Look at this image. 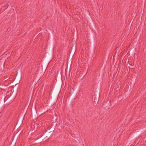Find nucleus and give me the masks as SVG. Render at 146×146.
<instances>
[{"label": "nucleus", "instance_id": "5", "mask_svg": "<svg viewBox=\"0 0 146 146\" xmlns=\"http://www.w3.org/2000/svg\"><path fill=\"white\" fill-rule=\"evenodd\" d=\"M76 50V48L75 46H72L70 50V54H71V56L72 57L74 55Z\"/></svg>", "mask_w": 146, "mask_h": 146}, {"label": "nucleus", "instance_id": "4", "mask_svg": "<svg viewBox=\"0 0 146 146\" xmlns=\"http://www.w3.org/2000/svg\"><path fill=\"white\" fill-rule=\"evenodd\" d=\"M17 94V91L16 89L12 90L10 95H8L11 98L14 100Z\"/></svg>", "mask_w": 146, "mask_h": 146}, {"label": "nucleus", "instance_id": "7", "mask_svg": "<svg viewBox=\"0 0 146 146\" xmlns=\"http://www.w3.org/2000/svg\"><path fill=\"white\" fill-rule=\"evenodd\" d=\"M46 137H44V136L43 137H42V136H40V138H38L36 139V143H39V142H41V141L42 140L43 141L44 140L46 141L44 139H45Z\"/></svg>", "mask_w": 146, "mask_h": 146}, {"label": "nucleus", "instance_id": "2", "mask_svg": "<svg viewBox=\"0 0 146 146\" xmlns=\"http://www.w3.org/2000/svg\"><path fill=\"white\" fill-rule=\"evenodd\" d=\"M100 96V94L98 91L97 94H95L94 96L93 97V100H94V103L95 104H96L99 101Z\"/></svg>", "mask_w": 146, "mask_h": 146}, {"label": "nucleus", "instance_id": "8", "mask_svg": "<svg viewBox=\"0 0 146 146\" xmlns=\"http://www.w3.org/2000/svg\"><path fill=\"white\" fill-rule=\"evenodd\" d=\"M23 120L21 118L19 121V123H17L16 124L15 127H16V128L19 127H20L21 125L23 123Z\"/></svg>", "mask_w": 146, "mask_h": 146}, {"label": "nucleus", "instance_id": "10", "mask_svg": "<svg viewBox=\"0 0 146 146\" xmlns=\"http://www.w3.org/2000/svg\"><path fill=\"white\" fill-rule=\"evenodd\" d=\"M55 116L53 117L52 119V121L53 123H56V120L57 119V115L55 114Z\"/></svg>", "mask_w": 146, "mask_h": 146}, {"label": "nucleus", "instance_id": "15", "mask_svg": "<svg viewBox=\"0 0 146 146\" xmlns=\"http://www.w3.org/2000/svg\"><path fill=\"white\" fill-rule=\"evenodd\" d=\"M15 81L14 83H15V85H16V84H18V83H15Z\"/></svg>", "mask_w": 146, "mask_h": 146}, {"label": "nucleus", "instance_id": "12", "mask_svg": "<svg viewBox=\"0 0 146 146\" xmlns=\"http://www.w3.org/2000/svg\"><path fill=\"white\" fill-rule=\"evenodd\" d=\"M31 127L32 129V130H33V131H35L36 130L37 127H35V126H33V127L32 126Z\"/></svg>", "mask_w": 146, "mask_h": 146}, {"label": "nucleus", "instance_id": "14", "mask_svg": "<svg viewBox=\"0 0 146 146\" xmlns=\"http://www.w3.org/2000/svg\"><path fill=\"white\" fill-rule=\"evenodd\" d=\"M5 5H7V7H8V4H7V3H6L5 4Z\"/></svg>", "mask_w": 146, "mask_h": 146}, {"label": "nucleus", "instance_id": "13", "mask_svg": "<svg viewBox=\"0 0 146 146\" xmlns=\"http://www.w3.org/2000/svg\"><path fill=\"white\" fill-rule=\"evenodd\" d=\"M9 79V78L8 77H6L5 78V81H6V80H7Z\"/></svg>", "mask_w": 146, "mask_h": 146}, {"label": "nucleus", "instance_id": "6", "mask_svg": "<svg viewBox=\"0 0 146 146\" xmlns=\"http://www.w3.org/2000/svg\"><path fill=\"white\" fill-rule=\"evenodd\" d=\"M54 127L52 128V127H50L47 133L46 134L44 135V137H48L54 131Z\"/></svg>", "mask_w": 146, "mask_h": 146}, {"label": "nucleus", "instance_id": "3", "mask_svg": "<svg viewBox=\"0 0 146 146\" xmlns=\"http://www.w3.org/2000/svg\"><path fill=\"white\" fill-rule=\"evenodd\" d=\"M13 100L8 95L4 99V102L7 104H10Z\"/></svg>", "mask_w": 146, "mask_h": 146}, {"label": "nucleus", "instance_id": "11", "mask_svg": "<svg viewBox=\"0 0 146 146\" xmlns=\"http://www.w3.org/2000/svg\"><path fill=\"white\" fill-rule=\"evenodd\" d=\"M50 61V57H48L46 58L45 60V62L46 63H48Z\"/></svg>", "mask_w": 146, "mask_h": 146}, {"label": "nucleus", "instance_id": "1", "mask_svg": "<svg viewBox=\"0 0 146 146\" xmlns=\"http://www.w3.org/2000/svg\"><path fill=\"white\" fill-rule=\"evenodd\" d=\"M61 86L62 85L60 82L56 84L52 94V101L53 102L55 100H56V97L58 95H59V93L61 90Z\"/></svg>", "mask_w": 146, "mask_h": 146}, {"label": "nucleus", "instance_id": "9", "mask_svg": "<svg viewBox=\"0 0 146 146\" xmlns=\"http://www.w3.org/2000/svg\"><path fill=\"white\" fill-rule=\"evenodd\" d=\"M18 134H17L16 135H15L14 136L13 139L12 140V144L13 145H15L16 141L17 140V136Z\"/></svg>", "mask_w": 146, "mask_h": 146}]
</instances>
